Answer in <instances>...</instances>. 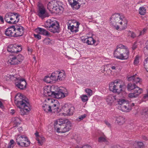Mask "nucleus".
Returning a JSON list of instances; mask_svg holds the SVG:
<instances>
[{
	"label": "nucleus",
	"instance_id": "obj_16",
	"mask_svg": "<svg viewBox=\"0 0 148 148\" xmlns=\"http://www.w3.org/2000/svg\"><path fill=\"white\" fill-rule=\"evenodd\" d=\"M57 86H45L43 88V94L45 97H48L51 96L53 93V90L57 88Z\"/></svg>",
	"mask_w": 148,
	"mask_h": 148
},
{
	"label": "nucleus",
	"instance_id": "obj_45",
	"mask_svg": "<svg viewBox=\"0 0 148 148\" xmlns=\"http://www.w3.org/2000/svg\"><path fill=\"white\" fill-rule=\"evenodd\" d=\"M14 141L13 140H11L8 143V148H13L14 146Z\"/></svg>",
	"mask_w": 148,
	"mask_h": 148
},
{
	"label": "nucleus",
	"instance_id": "obj_58",
	"mask_svg": "<svg viewBox=\"0 0 148 148\" xmlns=\"http://www.w3.org/2000/svg\"><path fill=\"white\" fill-rule=\"evenodd\" d=\"M143 99L146 100H148V90L147 91V93L144 96Z\"/></svg>",
	"mask_w": 148,
	"mask_h": 148
},
{
	"label": "nucleus",
	"instance_id": "obj_37",
	"mask_svg": "<svg viewBox=\"0 0 148 148\" xmlns=\"http://www.w3.org/2000/svg\"><path fill=\"white\" fill-rule=\"evenodd\" d=\"M43 43L46 45H51L53 44L49 38L45 39L43 40Z\"/></svg>",
	"mask_w": 148,
	"mask_h": 148
},
{
	"label": "nucleus",
	"instance_id": "obj_4",
	"mask_svg": "<svg viewBox=\"0 0 148 148\" xmlns=\"http://www.w3.org/2000/svg\"><path fill=\"white\" fill-rule=\"evenodd\" d=\"M114 21L116 23H117L121 25L120 30H125L127 28V21L124 16H120L118 13L114 14L111 18V21L112 23Z\"/></svg>",
	"mask_w": 148,
	"mask_h": 148
},
{
	"label": "nucleus",
	"instance_id": "obj_25",
	"mask_svg": "<svg viewBox=\"0 0 148 148\" xmlns=\"http://www.w3.org/2000/svg\"><path fill=\"white\" fill-rule=\"evenodd\" d=\"M67 25L68 29L70 30L72 32L75 33L78 31L79 24L78 23H77L75 26L70 23H68Z\"/></svg>",
	"mask_w": 148,
	"mask_h": 148
},
{
	"label": "nucleus",
	"instance_id": "obj_52",
	"mask_svg": "<svg viewBox=\"0 0 148 148\" xmlns=\"http://www.w3.org/2000/svg\"><path fill=\"white\" fill-rule=\"evenodd\" d=\"M34 36L35 38L38 40H40L41 38V36L39 33H37L36 34H34Z\"/></svg>",
	"mask_w": 148,
	"mask_h": 148
},
{
	"label": "nucleus",
	"instance_id": "obj_13",
	"mask_svg": "<svg viewBox=\"0 0 148 148\" xmlns=\"http://www.w3.org/2000/svg\"><path fill=\"white\" fill-rule=\"evenodd\" d=\"M56 89H57V90H56L55 91H53L51 96L58 99L63 98L67 96L68 92L66 89H64L63 90L58 89L57 88Z\"/></svg>",
	"mask_w": 148,
	"mask_h": 148
},
{
	"label": "nucleus",
	"instance_id": "obj_47",
	"mask_svg": "<svg viewBox=\"0 0 148 148\" xmlns=\"http://www.w3.org/2000/svg\"><path fill=\"white\" fill-rule=\"evenodd\" d=\"M110 21L111 24L114 26V28L116 29V30H118L119 29V26L117 25H116L117 23H116L115 21H114V22H113L112 23L111 22V20H110Z\"/></svg>",
	"mask_w": 148,
	"mask_h": 148
},
{
	"label": "nucleus",
	"instance_id": "obj_22",
	"mask_svg": "<svg viewBox=\"0 0 148 148\" xmlns=\"http://www.w3.org/2000/svg\"><path fill=\"white\" fill-rule=\"evenodd\" d=\"M123 53H121L119 59L121 60H125L127 59L129 57V51L128 48L123 49Z\"/></svg>",
	"mask_w": 148,
	"mask_h": 148
},
{
	"label": "nucleus",
	"instance_id": "obj_56",
	"mask_svg": "<svg viewBox=\"0 0 148 148\" xmlns=\"http://www.w3.org/2000/svg\"><path fill=\"white\" fill-rule=\"evenodd\" d=\"M81 148H92V147L88 145H85L83 146Z\"/></svg>",
	"mask_w": 148,
	"mask_h": 148
},
{
	"label": "nucleus",
	"instance_id": "obj_20",
	"mask_svg": "<svg viewBox=\"0 0 148 148\" xmlns=\"http://www.w3.org/2000/svg\"><path fill=\"white\" fill-rule=\"evenodd\" d=\"M15 36H22L24 33V28L21 26H14Z\"/></svg>",
	"mask_w": 148,
	"mask_h": 148
},
{
	"label": "nucleus",
	"instance_id": "obj_46",
	"mask_svg": "<svg viewBox=\"0 0 148 148\" xmlns=\"http://www.w3.org/2000/svg\"><path fill=\"white\" fill-rule=\"evenodd\" d=\"M125 48H127L126 47L123 45L122 44H120L118 45L116 49L119 50V49H121V51H122V50Z\"/></svg>",
	"mask_w": 148,
	"mask_h": 148
},
{
	"label": "nucleus",
	"instance_id": "obj_63",
	"mask_svg": "<svg viewBox=\"0 0 148 148\" xmlns=\"http://www.w3.org/2000/svg\"><path fill=\"white\" fill-rule=\"evenodd\" d=\"M10 113L12 115H13L15 113V110L14 109H12L10 110Z\"/></svg>",
	"mask_w": 148,
	"mask_h": 148
},
{
	"label": "nucleus",
	"instance_id": "obj_60",
	"mask_svg": "<svg viewBox=\"0 0 148 148\" xmlns=\"http://www.w3.org/2000/svg\"><path fill=\"white\" fill-rule=\"evenodd\" d=\"M110 68L112 70H115L117 68V67L115 66H111Z\"/></svg>",
	"mask_w": 148,
	"mask_h": 148
},
{
	"label": "nucleus",
	"instance_id": "obj_2",
	"mask_svg": "<svg viewBox=\"0 0 148 148\" xmlns=\"http://www.w3.org/2000/svg\"><path fill=\"white\" fill-rule=\"evenodd\" d=\"M60 103L57 100L50 98H46L42 106L43 110L46 113H59Z\"/></svg>",
	"mask_w": 148,
	"mask_h": 148
},
{
	"label": "nucleus",
	"instance_id": "obj_5",
	"mask_svg": "<svg viewBox=\"0 0 148 148\" xmlns=\"http://www.w3.org/2000/svg\"><path fill=\"white\" fill-rule=\"evenodd\" d=\"M118 109L124 112H129L134 106L133 103L128 102L124 99H119L117 100Z\"/></svg>",
	"mask_w": 148,
	"mask_h": 148
},
{
	"label": "nucleus",
	"instance_id": "obj_48",
	"mask_svg": "<svg viewBox=\"0 0 148 148\" xmlns=\"http://www.w3.org/2000/svg\"><path fill=\"white\" fill-rule=\"evenodd\" d=\"M88 37V36H83L81 37L80 38L82 42L87 43V40Z\"/></svg>",
	"mask_w": 148,
	"mask_h": 148
},
{
	"label": "nucleus",
	"instance_id": "obj_28",
	"mask_svg": "<svg viewBox=\"0 0 148 148\" xmlns=\"http://www.w3.org/2000/svg\"><path fill=\"white\" fill-rule=\"evenodd\" d=\"M125 121V118L122 116H117L116 117V121L119 125L124 124Z\"/></svg>",
	"mask_w": 148,
	"mask_h": 148
},
{
	"label": "nucleus",
	"instance_id": "obj_14",
	"mask_svg": "<svg viewBox=\"0 0 148 148\" xmlns=\"http://www.w3.org/2000/svg\"><path fill=\"white\" fill-rule=\"evenodd\" d=\"M58 5H60V10L61 11L62 9L60 5H61V2L59 1L54 0L49 2L47 5V8L50 11L55 12V10H57L56 8Z\"/></svg>",
	"mask_w": 148,
	"mask_h": 148
},
{
	"label": "nucleus",
	"instance_id": "obj_57",
	"mask_svg": "<svg viewBox=\"0 0 148 148\" xmlns=\"http://www.w3.org/2000/svg\"><path fill=\"white\" fill-rule=\"evenodd\" d=\"M35 136L36 137V139L37 138H38L40 136H39V133L38 132L36 131V132L34 134Z\"/></svg>",
	"mask_w": 148,
	"mask_h": 148
},
{
	"label": "nucleus",
	"instance_id": "obj_34",
	"mask_svg": "<svg viewBox=\"0 0 148 148\" xmlns=\"http://www.w3.org/2000/svg\"><path fill=\"white\" fill-rule=\"evenodd\" d=\"M61 5V6L62 8V10L61 11L60 10V5H58V6H57V7H56V8L57 9V10H55V13L59 14H61L64 11V9L63 7V4H62V3L61 2V5Z\"/></svg>",
	"mask_w": 148,
	"mask_h": 148
},
{
	"label": "nucleus",
	"instance_id": "obj_29",
	"mask_svg": "<svg viewBox=\"0 0 148 148\" xmlns=\"http://www.w3.org/2000/svg\"><path fill=\"white\" fill-rule=\"evenodd\" d=\"M8 62L11 64H18V61L16 56H10L8 60Z\"/></svg>",
	"mask_w": 148,
	"mask_h": 148
},
{
	"label": "nucleus",
	"instance_id": "obj_42",
	"mask_svg": "<svg viewBox=\"0 0 148 148\" xmlns=\"http://www.w3.org/2000/svg\"><path fill=\"white\" fill-rule=\"evenodd\" d=\"M139 62V57L137 55L135 56L134 61V64L135 65H137Z\"/></svg>",
	"mask_w": 148,
	"mask_h": 148
},
{
	"label": "nucleus",
	"instance_id": "obj_7",
	"mask_svg": "<svg viewBox=\"0 0 148 148\" xmlns=\"http://www.w3.org/2000/svg\"><path fill=\"white\" fill-rule=\"evenodd\" d=\"M20 15L18 13L9 12L6 13L5 16V21L9 24H15L19 21Z\"/></svg>",
	"mask_w": 148,
	"mask_h": 148
},
{
	"label": "nucleus",
	"instance_id": "obj_17",
	"mask_svg": "<svg viewBox=\"0 0 148 148\" xmlns=\"http://www.w3.org/2000/svg\"><path fill=\"white\" fill-rule=\"evenodd\" d=\"M22 50V48L20 45H10L8 47V51L12 53H16L19 52Z\"/></svg>",
	"mask_w": 148,
	"mask_h": 148
},
{
	"label": "nucleus",
	"instance_id": "obj_62",
	"mask_svg": "<svg viewBox=\"0 0 148 148\" xmlns=\"http://www.w3.org/2000/svg\"><path fill=\"white\" fill-rule=\"evenodd\" d=\"M105 124L109 127H110V124L107 121H105Z\"/></svg>",
	"mask_w": 148,
	"mask_h": 148
},
{
	"label": "nucleus",
	"instance_id": "obj_55",
	"mask_svg": "<svg viewBox=\"0 0 148 148\" xmlns=\"http://www.w3.org/2000/svg\"><path fill=\"white\" fill-rule=\"evenodd\" d=\"M4 23V20L2 16H0V23L3 24Z\"/></svg>",
	"mask_w": 148,
	"mask_h": 148
},
{
	"label": "nucleus",
	"instance_id": "obj_40",
	"mask_svg": "<svg viewBox=\"0 0 148 148\" xmlns=\"http://www.w3.org/2000/svg\"><path fill=\"white\" fill-rule=\"evenodd\" d=\"M80 98L82 101L84 102H86L88 100V97L86 95H82L80 96Z\"/></svg>",
	"mask_w": 148,
	"mask_h": 148
},
{
	"label": "nucleus",
	"instance_id": "obj_23",
	"mask_svg": "<svg viewBox=\"0 0 148 148\" xmlns=\"http://www.w3.org/2000/svg\"><path fill=\"white\" fill-rule=\"evenodd\" d=\"M14 26L13 25L7 28L5 31V34L6 36H15Z\"/></svg>",
	"mask_w": 148,
	"mask_h": 148
},
{
	"label": "nucleus",
	"instance_id": "obj_10",
	"mask_svg": "<svg viewBox=\"0 0 148 148\" xmlns=\"http://www.w3.org/2000/svg\"><path fill=\"white\" fill-rule=\"evenodd\" d=\"M16 140L18 145L22 147H27L30 143L27 137L23 135H18Z\"/></svg>",
	"mask_w": 148,
	"mask_h": 148
},
{
	"label": "nucleus",
	"instance_id": "obj_38",
	"mask_svg": "<svg viewBox=\"0 0 148 148\" xmlns=\"http://www.w3.org/2000/svg\"><path fill=\"white\" fill-rule=\"evenodd\" d=\"M127 33V35L128 36H130L131 37L134 38L136 36V35L134 32L130 30L126 31Z\"/></svg>",
	"mask_w": 148,
	"mask_h": 148
},
{
	"label": "nucleus",
	"instance_id": "obj_15",
	"mask_svg": "<svg viewBox=\"0 0 148 148\" xmlns=\"http://www.w3.org/2000/svg\"><path fill=\"white\" fill-rule=\"evenodd\" d=\"M17 78L15 81V85L18 88L21 90L25 89L26 87L27 83L25 80L18 75Z\"/></svg>",
	"mask_w": 148,
	"mask_h": 148
},
{
	"label": "nucleus",
	"instance_id": "obj_27",
	"mask_svg": "<svg viewBox=\"0 0 148 148\" xmlns=\"http://www.w3.org/2000/svg\"><path fill=\"white\" fill-rule=\"evenodd\" d=\"M18 75L17 74L14 75H10L8 74L4 76V78L6 80H14L15 81L17 78Z\"/></svg>",
	"mask_w": 148,
	"mask_h": 148
},
{
	"label": "nucleus",
	"instance_id": "obj_18",
	"mask_svg": "<svg viewBox=\"0 0 148 148\" xmlns=\"http://www.w3.org/2000/svg\"><path fill=\"white\" fill-rule=\"evenodd\" d=\"M134 91L133 92L129 94V98L132 99L137 97L142 92L143 90L141 88L136 86L134 90Z\"/></svg>",
	"mask_w": 148,
	"mask_h": 148
},
{
	"label": "nucleus",
	"instance_id": "obj_49",
	"mask_svg": "<svg viewBox=\"0 0 148 148\" xmlns=\"http://www.w3.org/2000/svg\"><path fill=\"white\" fill-rule=\"evenodd\" d=\"M85 91L89 96H90L92 95V92L91 90L87 88L86 89Z\"/></svg>",
	"mask_w": 148,
	"mask_h": 148
},
{
	"label": "nucleus",
	"instance_id": "obj_24",
	"mask_svg": "<svg viewBox=\"0 0 148 148\" xmlns=\"http://www.w3.org/2000/svg\"><path fill=\"white\" fill-rule=\"evenodd\" d=\"M127 78L129 81L134 82L136 84L140 83L141 82V79L138 77L136 74L130 77H127Z\"/></svg>",
	"mask_w": 148,
	"mask_h": 148
},
{
	"label": "nucleus",
	"instance_id": "obj_59",
	"mask_svg": "<svg viewBox=\"0 0 148 148\" xmlns=\"http://www.w3.org/2000/svg\"><path fill=\"white\" fill-rule=\"evenodd\" d=\"M0 108L3 109L4 108V106L2 102L0 101Z\"/></svg>",
	"mask_w": 148,
	"mask_h": 148
},
{
	"label": "nucleus",
	"instance_id": "obj_21",
	"mask_svg": "<svg viewBox=\"0 0 148 148\" xmlns=\"http://www.w3.org/2000/svg\"><path fill=\"white\" fill-rule=\"evenodd\" d=\"M70 5L73 9H78L80 7L81 0H68Z\"/></svg>",
	"mask_w": 148,
	"mask_h": 148
},
{
	"label": "nucleus",
	"instance_id": "obj_41",
	"mask_svg": "<svg viewBox=\"0 0 148 148\" xmlns=\"http://www.w3.org/2000/svg\"><path fill=\"white\" fill-rule=\"evenodd\" d=\"M139 11L140 14L143 15L145 14L146 10L144 7H142L139 8Z\"/></svg>",
	"mask_w": 148,
	"mask_h": 148
},
{
	"label": "nucleus",
	"instance_id": "obj_61",
	"mask_svg": "<svg viewBox=\"0 0 148 148\" xmlns=\"http://www.w3.org/2000/svg\"><path fill=\"white\" fill-rule=\"evenodd\" d=\"M112 148H123L119 145H115L113 146Z\"/></svg>",
	"mask_w": 148,
	"mask_h": 148
},
{
	"label": "nucleus",
	"instance_id": "obj_35",
	"mask_svg": "<svg viewBox=\"0 0 148 148\" xmlns=\"http://www.w3.org/2000/svg\"><path fill=\"white\" fill-rule=\"evenodd\" d=\"M121 53L120 52V50L116 49L114 52V57L117 59H119Z\"/></svg>",
	"mask_w": 148,
	"mask_h": 148
},
{
	"label": "nucleus",
	"instance_id": "obj_12",
	"mask_svg": "<svg viewBox=\"0 0 148 148\" xmlns=\"http://www.w3.org/2000/svg\"><path fill=\"white\" fill-rule=\"evenodd\" d=\"M66 74L63 70H58L53 72L51 75V77L53 80H62L66 77Z\"/></svg>",
	"mask_w": 148,
	"mask_h": 148
},
{
	"label": "nucleus",
	"instance_id": "obj_43",
	"mask_svg": "<svg viewBox=\"0 0 148 148\" xmlns=\"http://www.w3.org/2000/svg\"><path fill=\"white\" fill-rule=\"evenodd\" d=\"M18 61V62L20 63L24 59V57L21 54H19L16 57Z\"/></svg>",
	"mask_w": 148,
	"mask_h": 148
},
{
	"label": "nucleus",
	"instance_id": "obj_32",
	"mask_svg": "<svg viewBox=\"0 0 148 148\" xmlns=\"http://www.w3.org/2000/svg\"><path fill=\"white\" fill-rule=\"evenodd\" d=\"M103 69L101 71V72L103 73H104L106 71V72L107 73V74L105 73V75H110V74L112 72V70L110 69L109 68L108 69V66L107 65H104L103 66Z\"/></svg>",
	"mask_w": 148,
	"mask_h": 148
},
{
	"label": "nucleus",
	"instance_id": "obj_9",
	"mask_svg": "<svg viewBox=\"0 0 148 148\" xmlns=\"http://www.w3.org/2000/svg\"><path fill=\"white\" fill-rule=\"evenodd\" d=\"M59 112L64 116H70L73 114L75 108L71 105L65 104L61 109L60 108Z\"/></svg>",
	"mask_w": 148,
	"mask_h": 148
},
{
	"label": "nucleus",
	"instance_id": "obj_36",
	"mask_svg": "<svg viewBox=\"0 0 148 148\" xmlns=\"http://www.w3.org/2000/svg\"><path fill=\"white\" fill-rule=\"evenodd\" d=\"M136 86V85L135 84H132L131 83H129L127 86L128 90L129 91L134 90Z\"/></svg>",
	"mask_w": 148,
	"mask_h": 148
},
{
	"label": "nucleus",
	"instance_id": "obj_3",
	"mask_svg": "<svg viewBox=\"0 0 148 148\" xmlns=\"http://www.w3.org/2000/svg\"><path fill=\"white\" fill-rule=\"evenodd\" d=\"M55 129L58 133H64L69 130L71 124L65 119H59L55 122Z\"/></svg>",
	"mask_w": 148,
	"mask_h": 148
},
{
	"label": "nucleus",
	"instance_id": "obj_8",
	"mask_svg": "<svg viewBox=\"0 0 148 148\" xmlns=\"http://www.w3.org/2000/svg\"><path fill=\"white\" fill-rule=\"evenodd\" d=\"M123 86L118 81H115L109 84V89L112 92L119 94L122 91Z\"/></svg>",
	"mask_w": 148,
	"mask_h": 148
},
{
	"label": "nucleus",
	"instance_id": "obj_30",
	"mask_svg": "<svg viewBox=\"0 0 148 148\" xmlns=\"http://www.w3.org/2000/svg\"><path fill=\"white\" fill-rule=\"evenodd\" d=\"M96 42V40L94 39L92 37H88L87 40V43L88 45H93L95 44Z\"/></svg>",
	"mask_w": 148,
	"mask_h": 148
},
{
	"label": "nucleus",
	"instance_id": "obj_11",
	"mask_svg": "<svg viewBox=\"0 0 148 148\" xmlns=\"http://www.w3.org/2000/svg\"><path fill=\"white\" fill-rule=\"evenodd\" d=\"M37 15L40 18L43 19L48 16L45 8L40 1H39L37 4Z\"/></svg>",
	"mask_w": 148,
	"mask_h": 148
},
{
	"label": "nucleus",
	"instance_id": "obj_33",
	"mask_svg": "<svg viewBox=\"0 0 148 148\" xmlns=\"http://www.w3.org/2000/svg\"><path fill=\"white\" fill-rule=\"evenodd\" d=\"M36 140L38 141V143L40 145H42L45 140V138L42 136H40L38 138H37Z\"/></svg>",
	"mask_w": 148,
	"mask_h": 148
},
{
	"label": "nucleus",
	"instance_id": "obj_39",
	"mask_svg": "<svg viewBox=\"0 0 148 148\" xmlns=\"http://www.w3.org/2000/svg\"><path fill=\"white\" fill-rule=\"evenodd\" d=\"M51 79H52L51 77H49L48 76H46L44 79V81L47 83H50L51 82Z\"/></svg>",
	"mask_w": 148,
	"mask_h": 148
},
{
	"label": "nucleus",
	"instance_id": "obj_31",
	"mask_svg": "<svg viewBox=\"0 0 148 148\" xmlns=\"http://www.w3.org/2000/svg\"><path fill=\"white\" fill-rule=\"evenodd\" d=\"M136 148H144V144L142 142H136L134 145Z\"/></svg>",
	"mask_w": 148,
	"mask_h": 148
},
{
	"label": "nucleus",
	"instance_id": "obj_26",
	"mask_svg": "<svg viewBox=\"0 0 148 148\" xmlns=\"http://www.w3.org/2000/svg\"><path fill=\"white\" fill-rule=\"evenodd\" d=\"M35 31L37 33L43 35L48 36L49 35V32L45 29L40 27H38L36 29Z\"/></svg>",
	"mask_w": 148,
	"mask_h": 148
},
{
	"label": "nucleus",
	"instance_id": "obj_1",
	"mask_svg": "<svg viewBox=\"0 0 148 148\" xmlns=\"http://www.w3.org/2000/svg\"><path fill=\"white\" fill-rule=\"evenodd\" d=\"M15 102L20 109L21 115L27 114L31 110L30 104L27 99L21 93H17L15 97Z\"/></svg>",
	"mask_w": 148,
	"mask_h": 148
},
{
	"label": "nucleus",
	"instance_id": "obj_50",
	"mask_svg": "<svg viewBox=\"0 0 148 148\" xmlns=\"http://www.w3.org/2000/svg\"><path fill=\"white\" fill-rule=\"evenodd\" d=\"M106 141V139L104 137H100L98 139V141L100 142H105Z\"/></svg>",
	"mask_w": 148,
	"mask_h": 148
},
{
	"label": "nucleus",
	"instance_id": "obj_44",
	"mask_svg": "<svg viewBox=\"0 0 148 148\" xmlns=\"http://www.w3.org/2000/svg\"><path fill=\"white\" fill-rule=\"evenodd\" d=\"M86 116V114H84L80 116L76 119V120L77 121H80L85 118Z\"/></svg>",
	"mask_w": 148,
	"mask_h": 148
},
{
	"label": "nucleus",
	"instance_id": "obj_6",
	"mask_svg": "<svg viewBox=\"0 0 148 148\" xmlns=\"http://www.w3.org/2000/svg\"><path fill=\"white\" fill-rule=\"evenodd\" d=\"M44 27L53 33L59 32V25L56 20L48 19L45 22Z\"/></svg>",
	"mask_w": 148,
	"mask_h": 148
},
{
	"label": "nucleus",
	"instance_id": "obj_19",
	"mask_svg": "<svg viewBox=\"0 0 148 148\" xmlns=\"http://www.w3.org/2000/svg\"><path fill=\"white\" fill-rule=\"evenodd\" d=\"M105 99L107 104L111 106L117 101V98L116 95L110 94L106 97Z\"/></svg>",
	"mask_w": 148,
	"mask_h": 148
},
{
	"label": "nucleus",
	"instance_id": "obj_64",
	"mask_svg": "<svg viewBox=\"0 0 148 148\" xmlns=\"http://www.w3.org/2000/svg\"><path fill=\"white\" fill-rule=\"evenodd\" d=\"M18 130L19 131H20V130H22V128L21 127H19V128H18Z\"/></svg>",
	"mask_w": 148,
	"mask_h": 148
},
{
	"label": "nucleus",
	"instance_id": "obj_51",
	"mask_svg": "<svg viewBox=\"0 0 148 148\" xmlns=\"http://www.w3.org/2000/svg\"><path fill=\"white\" fill-rule=\"evenodd\" d=\"M147 29L146 28H145L143 29L140 32V33L138 36H140L145 34L147 32Z\"/></svg>",
	"mask_w": 148,
	"mask_h": 148
},
{
	"label": "nucleus",
	"instance_id": "obj_53",
	"mask_svg": "<svg viewBox=\"0 0 148 148\" xmlns=\"http://www.w3.org/2000/svg\"><path fill=\"white\" fill-rule=\"evenodd\" d=\"M74 138L77 141V142H79L81 139V138L80 137L75 136L74 137Z\"/></svg>",
	"mask_w": 148,
	"mask_h": 148
},
{
	"label": "nucleus",
	"instance_id": "obj_54",
	"mask_svg": "<svg viewBox=\"0 0 148 148\" xmlns=\"http://www.w3.org/2000/svg\"><path fill=\"white\" fill-rule=\"evenodd\" d=\"M136 47H137L136 43V42H135L134 43V44L133 45L132 47V50H134L136 48Z\"/></svg>",
	"mask_w": 148,
	"mask_h": 148
}]
</instances>
